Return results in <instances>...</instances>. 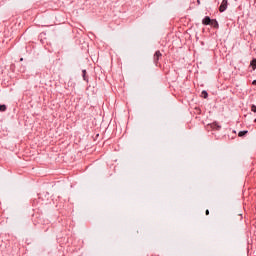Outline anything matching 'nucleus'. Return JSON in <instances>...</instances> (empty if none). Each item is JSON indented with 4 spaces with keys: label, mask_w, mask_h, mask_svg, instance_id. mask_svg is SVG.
Returning a JSON list of instances; mask_svg holds the SVG:
<instances>
[{
    "label": "nucleus",
    "mask_w": 256,
    "mask_h": 256,
    "mask_svg": "<svg viewBox=\"0 0 256 256\" xmlns=\"http://www.w3.org/2000/svg\"><path fill=\"white\" fill-rule=\"evenodd\" d=\"M208 127L213 129V131H219V129H221V125H219L217 122L209 124Z\"/></svg>",
    "instance_id": "nucleus-1"
},
{
    "label": "nucleus",
    "mask_w": 256,
    "mask_h": 256,
    "mask_svg": "<svg viewBox=\"0 0 256 256\" xmlns=\"http://www.w3.org/2000/svg\"><path fill=\"white\" fill-rule=\"evenodd\" d=\"M226 9H227V0H223L219 7V11L220 13H223V11H225Z\"/></svg>",
    "instance_id": "nucleus-2"
},
{
    "label": "nucleus",
    "mask_w": 256,
    "mask_h": 256,
    "mask_svg": "<svg viewBox=\"0 0 256 256\" xmlns=\"http://www.w3.org/2000/svg\"><path fill=\"white\" fill-rule=\"evenodd\" d=\"M162 57V54L160 51H156L155 54H154V63L157 64V61H159V59H161Z\"/></svg>",
    "instance_id": "nucleus-3"
},
{
    "label": "nucleus",
    "mask_w": 256,
    "mask_h": 256,
    "mask_svg": "<svg viewBox=\"0 0 256 256\" xmlns=\"http://www.w3.org/2000/svg\"><path fill=\"white\" fill-rule=\"evenodd\" d=\"M211 18L209 16H206L203 20H202V23L203 25H211Z\"/></svg>",
    "instance_id": "nucleus-4"
},
{
    "label": "nucleus",
    "mask_w": 256,
    "mask_h": 256,
    "mask_svg": "<svg viewBox=\"0 0 256 256\" xmlns=\"http://www.w3.org/2000/svg\"><path fill=\"white\" fill-rule=\"evenodd\" d=\"M210 25H212V27H215V29L219 28V23L217 22V20H212V22L210 23Z\"/></svg>",
    "instance_id": "nucleus-5"
},
{
    "label": "nucleus",
    "mask_w": 256,
    "mask_h": 256,
    "mask_svg": "<svg viewBox=\"0 0 256 256\" xmlns=\"http://www.w3.org/2000/svg\"><path fill=\"white\" fill-rule=\"evenodd\" d=\"M248 131H240L238 133V137H245V135H247Z\"/></svg>",
    "instance_id": "nucleus-6"
},
{
    "label": "nucleus",
    "mask_w": 256,
    "mask_h": 256,
    "mask_svg": "<svg viewBox=\"0 0 256 256\" xmlns=\"http://www.w3.org/2000/svg\"><path fill=\"white\" fill-rule=\"evenodd\" d=\"M251 67H252L253 70L255 71V69H256V59H253V60L251 61Z\"/></svg>",
    "instance_id": "nucleus-7"
},
{
    "label": "nucleus",
    "mask_w": 256,
    "mask_h": 256,
    "mask_svg": "<svg viewBox=\"0 0 256 256\" xmlns=\"http://www.w3.org/2000/svg\"><path fill=\"white\" fill-rule=\"evenodd\" d=\"M0 111H7V106L5 104L0 105Z\"/></svg>",
    "instance_id": "nucleus-8"
},
{
    "label": "nucleus",
    "mask_w": 256,
    "mask_h": 256,
    "mask_svg": "<svg viewBox=\"0 0 256 256\" xmlns=\"http://www.w3.org/2000/svg\"><path fill=\"white\" fill-rule=\"evenodd\" d=\"M208 95H209V94H207V91H202V97H203L204 99H207Z\"/></svg>",
    "instance_id": "nucleus-9"
},
{
    "label": "nucleus",
    "mask_w": 256,
    "mask_h": 256,
    "mask_svg": "<svg viewBox=\"0 0 256 256\" xmlns=\"http://www.w3.org/2000/svg\"><path fill=\"white\" fill-rule=\"evenodd\" d=\"M251 111H253V113H256V106L255 105L251 106Z\"/></svg>",
    "instance_id": "nucleus-10"
},
{
    "label": "nucleus",
    "mask_w": 256,
    "mask_h": 256,
    "mask_svg": "<svg viewBox=\"0 0 256 256\" xmlns=\"http://www.w3.org/2000/svg\"><path fill=\"white\" fill-rule=\"evenodd\" d=\"M252 84L256 85V80H254V81L252 82Z\"/></svg>",
    "instance_id": "nucleus-11"
},
{
    "label": "nucleus",
    "mask_w": 256,
    "mask_h": 256,
    "mask_svg": "<svg viewBox=\"0 0 256 256\" xmlns=\"http://www.w3.org/2000/svg\"><path fill=\"white\" fill-rule=\"evenodd\" d=\"M206 215H209V210H206Z\"/></svg>",
    "instance_id": "nucleus-12"
},
{
    "label": "nucleus",
    "mask_w": 256,
    "mask_h": 256,
    "mask_svg": "<svg viewBox=\"0 0 256 256\" xmlns=\"http://www.w3.org/2000/svg\"><path fill=\"white\" fill-rule=\"evenodd\" d=\"M20 61H23V58H21Z\"/></svg>",
    "instance_id": "nucleus-13"
},
{
    "label": "nucleus",
    "mask_w": 256,
    "mask_h": 256,
    "mask_svg": "<svg viewBox=\"0 0 256 256\" xmlns=\"http://www.w3.org/2000/svg\"><path fill=\"white\" fill-rule=\"evenodd\" d=\"M254 123H256V118H255V120H254Z\"/></svg>",
    "instance_id": "nucleus-14"
}]
</instances>
